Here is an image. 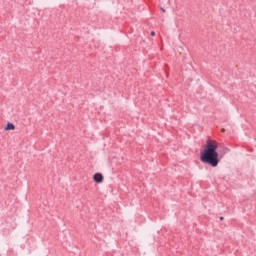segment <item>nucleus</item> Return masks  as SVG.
<instances>
[{
    "label": "nucleus",
    "mask_w": 256,
    "mask_h": 256,
    "mask_svg": "<svg viewBox=\"0 0 256 256\" xmlns=\"http://www.w3.org/2000/svg\"><path fill=\"white\" fill-rule=\"evenodd\" d=\"M217 149H219V143L215 140H208L204 151L200 154L202 163L217 167L219 165V152H217Z\"/></svg>",
    "instance_id": "1"
},
{
    "label": "nucleus",
    "mask_w": 256,
    "mask_h": 256,
    "mask_svg": "<svg viewBox=\"0 0 256 256\" xmlns=\"http://www.w3.org/2000/svg\"><path fill=\"white\" fill-rule=\"evenodd\" d=\"M93 180L95 181V183H103V174L101 173L94 174Z\"/></svg>",
    "instance_id": "2"
},
{
    "label": "nucleus",
    "mask_w": 256,
    "mask_h": 256,
    "mask_svg": "<svg viewBox=\"0 0 256 256\" xmlns=\"http://www.w3.org/2000/svg\"><path fill=\"white\" fill-rule=\"evenodd\" d=\"M5 131H15V125L11 122H8L7 125L4 127Z\"/></svg>",
    "instance_id": "3"
},
{
    "label": "nucleus",
    "mask_w": 256,
    "mask_h": 256,
    "mask_svg": "<svg viewBox=\"0 0 256 256\" xmlns=\"http://www.w3.org/2000/svg\"><path fill=\"white\" fill-rule=\"evenodd\" d=\"M151 36L155 37V32L154 31L151 32Z\"/></svg>",
    "instance_id": "4"
},
{
    "label": "nucleus",
    "mask_w": 256,
    "mask_h": 256,
    "mask_svg": "<svg viewBox=\"0 0 256 256\" xmlns=\"http://www.w3.org/2000/svg\"><path fill=\"white\" fill-rule=\"evenodd\" d=\"M220 219H221V221H223V217H221Z\"/></svg>",
    "instance_id": "5"
}]
</instances>
